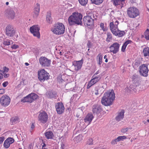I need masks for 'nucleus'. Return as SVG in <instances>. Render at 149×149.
Returning a JSON list of instances; mask_svg holds the SVG:
<instances>
[{
	"mask_svg": "<svg viewBox=\"0 0 149 149\" xmlns=\"http://www.w3.org/2000/svg\"><path fill=\"white\" fill-rule=\"evenodd\" d=\"M83 16L82 14L78 12L72 13L68 19V24L70 26H82Z\"/></svg>",
	"mask_w": 149,
	"mask_h": 149,
	"instance_id": "1",
	"label": "nucleus"
},
{
	"mask_svg": "<svg viewBox=\"0 0 149 149\" xmlns=\"http://www.w3.org/2000/svg\"><path fill=\"white\" fill-rule=\"evenodd\" d=\"M115 98V94L113 90L108 91L104 93L101 100V103L106 106H110L112 104Z\"/></svg>",
	"mask_w": 149,
	"mask_h": 149,
	"instance_id": "2",
	"label": "nucleus"
},
{
	"mask_svg": "<svg viewBox=\"0 0 149 149\" xmlns=\"http://www.w3.org/2000/svg\"><path fill=\"white\" fill-rule=\"evenodd\" d=\"M52 32L56 35L63 34L65 31V27L64 25L62 23H59L55 24L52 29Z\"/></svg>",
	"mask_w": 149,
	"mask_h": 149,
	"instance_id": "3",
	"label": "nucleus"
},
{
	"mask_svg": "<svg viewBox=\"0 0 149 149\" xmlns=\"http://www.w3.org/2000/svg\"><path fill=\"white\" fill-rule=\"evenodd\" d=\"M38 75L39 80L41 82H43L49 78V73L44 69L39 70L38 72Z\"/></svg>",
	"mask_w": 149,
	"mask_h": 149,
	"instance_id": "4",
	"label": "nucleus"
},
{
	"mask_svg": "<svg viewBox=\"0 0 149 149\" xmlns=\"http://www.w3.org/2000/svg\"><path fill=\"white\" fill-rule=\"evenodd\" d=\"M127 12L128 16L132 18L137 17L139 14L138 9L134 7H130L128 8Z\"/></svg>",
	"mask_w": 149,
	"mask_h": 149,
	"instance_id": "5",
	"label": "nucleus"
},
{
	"mask_svg": "<svg viewBox=\"0 0 149 149\" xmlns=\"http://www.w3.org/2000/svg\"><path fill=\"white\" fill-rule=\"evenodd\" d=\"M48 116L45 111L40 112L38 117V119L41 123L44 124L46 123L48 120Z\"/></svg>",
	"mask_w": 149,
	"mask_h": 149,
	"instance_id": "6",
	"label": "nucleus"
},
{
	"mask_svg": "<svg viewBox=\"0 0 149 149\" xmlns=\"http://www.w3.org/2000/svg\"><path fill=\"white\" fill-rule=\"evenodd\" d=\"M39 62L42 67H49L51 64V61L44 56H41L39 59Z\"/></svg>",
	"mask_w": 149,
	"mask_h": 149,
	"instance_id": "7",
	"label": "nucleus"
},
{
	"mask_svg": "<svg viewBox=\"0 0 149 149\" xmlns=\"http://www.w3.org/2000/svg\"><path fill=\"white\" fill-rule=\"evenodd\" d=\"M40 27L38 25H33L30 27L29 29L31 33L34 36L38 38H40Z\"/></svg>",
	"mask_w": 149,
	"mask_h": 149,
	"instance_id": "8",
	"label": "nucleus"
},
{
	"mask_svg": "<svg viewBox=\"0 0 149 149\" xmlns=\"http://www.w3.org/2000/svg\"><path fill=\"white\" fill-rule=\"evenodd\" d=\"M125 0H112L113 5L119 9H121L126 6Z\"/></svg>",
	"mask_w": 149,
	"mask_h": 149,
	"instance_id": "9",
	"label": "nucleus"
},
{
	"mask_svg": "<svg viewBox=\"0 0 149 149\" xmlns=\"http://www.w3.org/2000/svg\"><path fill=\"white\" fill-rule=\"evenodd\" d=\"M10 102V99L9 97L6 95L2 96L0 99V103L1 105L3 107H6L8 105Z\"/></svg>",
	"mask_w": 149,
	"mask_h": 149,
	"instance_id": "10",
	"label": "nucleus"
},
{
	"mask_svg": "<svg viewBox=\"0 0 149 149\" xmlns=\"http://www.w3.org/2000/svg\"><path fill=\"white\" fill-rule=\"evenodd\" d=\"M93 17L94 18L93 15L84 16L83 20L84 25L87 26L93 25L94 23V20Z\"/></svg>",
	"mask_w": 149,
	"mask_h": 149,
	"instance_id": "11",
	"label": "nucleus"
},
{
	"mask_svg": "<svg viewBox=\"0 0 149 149\" xmlns=\"http://www.w3.org/2000/svg\"><path fill=\"white\" fill-rule=\"evenodd\" d=\"M120 46V45L118 42L113 43L109 47L110 52L116 54L118 52Z\"/></svg>",
	"mask_w": 149,
	"mask_h": 149,
	"instance_id": "12",
	"label": "nucleus"
},
{
	"mask_svg": "<svg viewBox=\"0 0 149 149\" xmlns=\"http://www.w3.org/2000/svg\"><path fill=\"white\" fill-rule=\"evenodd\" d=\"M139 68L140 69L139 72L141 75L144 77H147L148 75V65L143 64L140 66Z\"/></svg>",
	"mask_w": 149,
	"mask_h": 149,
	"instance_id": "13",
	"label": "nucleus"
},
{
	"mask_svg": "<svg viewBox=\"0 0 149 149\" xmlns=\"http://www.w3.org/2000/svg\"><path fill=\"white\" fill-rule=\"evenodd\" d=\"M6 34L8 37H12L15 34V31L11 26H7L6 28Z\"/></svg>",
	"mask_w": 149,
	"mask_h": 149,
	"instance_id": "14",
	"label": "nucleus"
},
{
	"mask_svg": "<svg viewBox=\"0 0 149 149\" xmlns=\"http://www.w3.org/2000/svg\"><path fill=\"white\" fill-rule=\"evenodd\" d=\"M83 63V59L78 61H75L72 62V66H74V69L76 71H78L80 70Z\"/></svg>",
	"mask_w": 149,
	"mask_h": 149,
	"instance_id": "15",
	"label": "nucleus"
},
{
	"mask_svg": "<svg viewBox=\"0 0 149 149\" xmlns=\"http://www.w3.org/2000/svg\"><path fill=\"white\" fill-rule=\"evenodd\" d=\"M55 107L57 113L58 114H61L64 111L65 107L62 102L56 104Z\"/></svg>",
	"mask_w": 149,
	"mask_h": 149,
	"instance_id": "16",
	"label": "nucleus"
},
{
	"mask_svg": "<svg viewBox=\"0 0 149 149\" xmlns=\"http://www.w3.org/2000/svg\"><path fill=\"white\" fill-rule=\"evenodd\" d=\"M119 24V22L116 20L115 22H111L109 24V28L111 31L112 33L116 30H117L118 25Z\"/></svg>",
	"mask_w": 149,
	"mask_h": 149,
	"instance_id": "17",
	"label": "nucleus"
},
{
	"mask_svg": "<svg viewBox=\"0 0 149 149\" xmlns=\"http://www.w3.org/2000/svg\"><path fill=\"white\" fill-rule=\"evenodd\" d=\"M14 139L12 138L8 137L4 141L3 143L4 147L8 148L9 147L10 144L13 143L14 142Z\"/></svg>",
	"mask_w": 149,
	"mask_h": 149,
	"instance_id": "18",
	"label": "nucleus"
},
{
	"mask_svg": "<svg viewBox=\"0 0 149 149\" xmlns=\"http://www.w3.org/2000/svg\"><path fill=\"white\" fill-rule=\"evenodd\" d=\"M102 111V109L101 106L96 104L93 105V113L99 114Z\"/></svg>",
	"mask_w": 149,
	"mask_h": 149,
	"instance_id": "19",
	"label": "nucleus"
},
{
	"mask_svg": "<svg viewBox=\"0 0 149 149\" xmlns=\"http://www.w3.org/2000/svg\"><path fill=\"white\" fill-rule=\"evenodd\" d=\"M93 117V114L91 113H88L84 119L86 123H87L90 124L92 121Z\"/></svg>",
	"mask_w": 149,
	"mask_h": 149,
	"instance_id": "20",
	"label": "nucleus"
},
{
	"mask_svg": "<svg viewBox=\"0 0 149 149\" xmlns=\"http://www.w3.org/2000/svg\"><path fill=\"white\" fill-rule=\"evenodd\" d=\"M40 10V4L38 3H37L35 6L34 13L33 15V17L34 18H36L39 15Z\"/></svg>",
	"mask_w": 149,
	"mask_h": 149,
	"instance_id": "21",
	"label": "nucleus"
},
{
	"mask_svg": "<svg viewBox=\"0 0 149 149\" xmlns=\"http://www.w3.org/2000/svg\"><path fill=\"white\" fill-rule=\"evenodd\" d=\"M6 15L9 18L13 19L15 16L14 12L12 10H8L5 13Z\"/></svg>",
	"mask_w": 149,
	"mask_h": 149,
	"instance_id": "22",
	"label": "nucleus"
},
{
	"mask_svg": "<svg viewBox=\"0 0 149 149\" xmlns=\"http://www.w3.org/2000/svg\"><path fill=\"white\" fill-rule=\"evenodd\" d=\"M124 110H122L119 112L117 116L116 117V120L118 121H120L123 119L124 118Z\"/></svg>",
	"mask_w": 149,
	"mask_h": 149,
	"instance_id": "23",
	"label": "nucleus"
},
{
	"mask_svg": "<svg viewBox=\"0 0 149 149\" xmlns=\"http://www.w3.org/2000/svg\"><path fill=\"white\" fill-rule=\"evenodd\" d=\"M125 91L127 93H132L135 91V89H134V86L133 85H131L129 87H126L125 89Z\"/></svg>",
	"mask_w": 149,
	"mask_h": 149,
	"instance_id": "24",
	"label": "nucleus"
},
{
	"mask_svg": "<svg viewBox=\"0 0 149 149\" xmlns=\"http://www.w3.org/2000/svg\"><path fill=\"white\" fill-rule=\"evenodd\" d=\"M113 35L115 36H118L119 37H122L125 34L124 31L119 30L118 29L117 30H116L112 33Z\"/></svg>",
	"mask_w": 149,
	"mask_h": 149,
	"instance_id": "25",
	"label": "nucleus"
},
{
	"mask_svg": "<svg viewBox=\"0 0 149 149\" xmlns=\"http://www.w3.org/2000/svg\"><path fill=\"white\" fill-rule=\"evenodd\" d=\"M46 20L49 24H51L52 23L53 19L51 17V13L50 11H48L47 13L46 16Z\"/></svg>",
	"mask_w": 149,
	"mask_h": 149,
	"instance_id": "26",
	"label": "nucleus"
},
{
	"mask_svg": "<svg viewBox=\"0 0 149 149\" xmlns=\"http://www.w3.org/2000/svg\"><path fill=\"white\" fill-rule=\"evenodd\" d=\"M94 76H93L92 77V79L90 81L94 85L97 82H98L101 79V77L99 75L97 77H94Z\"/></svg>",
	"mask_w": 149,
	"mask_h": 149,
	"instance_id": "27",
	"label": "nucleus"
},
{
	"mask_svg": "<svg viewBox=\"0 0 149 149\" xmlns=\"http://www.w3.org/2000/svg\"><path fill=\"white\" fill-rule=\"evenodd\" d=\"M45 135L46 137L48 139H52L54 136L53 133L50 131L46 132L45 133Z\"/></svg>",
	"mask_w": 149,
	"mask_h": 149,
	"instance_id": "28",
	"label": "nucleus"
},
{
	"mask_svg": "<svg viewBox=\"0 0 149 149\" xmlns=\"http://www.w3.org/2000/svg\"><path fill=\"white\" fill-rule=\"evenodd\" d=\"M47 96L50 98H55L57 96V93L54 91H49L48 93Z\"/></svg>",
	"mask_w": 149,
	"mask_h": 149,
	"instance_id": "29",
	"label": "nucleus"
},
{
	"mask_svg": "<svg viewBox=\"0 0 149 149\" xmlns=\"http://www.w3.org/2000/svg\"><path fill=\"white\" fill-rule=\"evenodd\" d=\"M132 42V41L130 40L126 41L123 45L121 48V51L123 52H124L127 45L129 44H131Z\"/></svg>",
	"mask_w": 149,
	"mask_h": 149,
	"instance_id": "30",
	"label": "nucleus"
},
{
	"mask_svg": "<svg viewBox=\"0 0 149 149\" xmlns=\"http://www.w3.org/2000/svg\"><path fill=\"white\" fill-rule=\"evenodd\" d=\"M21 101L24 102H27L29 103H31L33 102L30 97L29 96V94L22 99Z\"/></svg>",
	"mask_w": 149,
	"mask_h": 149,
	"instance_id": "31",
	"label": "nucleus"
},
{
	"mask_svg": "<svg viewBox=\"0 0 149 149\" xmlns=\"http://www.w3.org/2000/svg\"><path fill=\"white\" fill-rule=\"evenodd\" d=\"M102 56L101 54H99L97 57V60L98 64L100 65L102 63Z\"/></svg>",
	"mask_w": 149,
	"mask_h": 149,
	"instance_id": "32",
	"label": "nucleus"
},
{
	"mask_svg": "<svg viewBox=\"0 0 149 149\" xmlns=\"http://www.w3.org/2000/svg\"><path fill=\"white\" fill-rule=\"evenodd\" d=\"M11 42L13 43L12 40L7 39H4L3 41V45L6 46L10 45Z\"/></svg>",
	"mask_w": 149,
	"mask_h": 149,
	"instance_id": "33",
	"label": "nucleus"
},
{
	"mask_svg": "<svg viewBox=\"0 0 149 149\" xmlns=\"http://www.w3.org/2000/svg\"><path fill=\"white\" fill-rule=\"evenodd\" d=\"M143 53L144 56H149V48L146 47L143 50Z\"/></svg>",
	"mask_w": 149,
	"mask_h": 149,
	"instance_id": "34",
	"label": "nucleus"
},
{
	"mask_svg": "<svg viewBox=\"0 0 149 149\" xmlns=\"http://www.w3.org/2000/svg\"><path fill=\"white\" fill-rule=\"evenodd\" d=\"M19 118L17 117H12L10 119L11 122L13 124L17 123L19 122Z\"/></svg>",
	"mask_w": 149,
	"mask_h": 149,
	"instance_id": "35",
	"label": "nucleus"
},
{
	"mask_svg": "<svg viewBox=\"0 0 149 149\" xmlns=\"http://www.w3.org/2000/svg\"><path fill=\"white\" fill-rule=\"evenodd\" d=\"M31 99L33 102L36 100L38 97V95L35 93H31L29 94Z\"/></svg>",
	"mask_w": 149,
	"mask_h": 149,
	"instance_id": "36",
	"label": "nucleus"
},
{
	"mask_svg": "<svg viewBox=\"0 0 149 149\" xmlns=\"http://www.w3.org/2000/svg\"><path fill=\"white\" fill-rule=\"evenodd\" d=\"M112 35L110 32H107V37L106 39V41L108 42H110V40L112 39Z\"/></svg>",
	"mask_w": 149,
	"mask_h": 149,
	"instance_id": "37",
	"label": "nucleus"
},
{
	"mask_svg": "<svg viewBox=\"0 0 149 149\" xmlns=\"http://www.w3.org/2000/svg\"><path fill=\"white\" fill-rule=\"evenodd\" d=\"M144 35L145 38L147 40H149V30L147 29L145 32Z\"/></svg>",
	"mask_w": 149,
	"mask_h": 149,
	"instance_id": "38",
	"label": "nucleus"
},
{
	"mask_svg": "<svg viewBox=\"0 0 149 149\" xmlns=\"http://www.w3.org/2000/svg\"><path fill=\"white\" fill-rule=\"evenodd\" d=\"M92 3L95 4H99L102 3L103 0H91Z\"/></svg>",
	"mask_w": 149,
	"mask_h": 149,
	"instance_id": "39",
	"label": "nucleus"
},
{
	"mask_svg": "<svg viewBox=\"0 0 149 149\" xmlns=\"http://www.w3.org/2000/svg\"><path fill=\"white\" fill-rule=\"evenodd\" d=\"M79 3L81 5L85 6L87 3L88 0H78Z\"/></svg>",
	"mask_w": 149,
	"mask_h": 149,
	"instance_id": "40",
	"label": "nucleus"
},
{
	"mask_svg": "<svg viewBox=\"0 0 149 149\" xmlns=\"http://www.w3.org/2000/svg\"><path fill=\"white\" fill-rule=\"evenodd\" d=\"M126 137L125 136H120L117 138V139L118 141H120L123 140L124 139H126Z\"/></svg>",
	"mask_w": 149,
	"mask_h": 149,
	"instance_id": "41",
	"label": "nucleus"
},
{
	"mask_svg": "<svg viewBox=\"0 0 149 149\" xmlns=\"http://www.w3.org/2000/svg\"><path fill=\"white\" fill-rule=\"evenodd\" d=\"M101 88H102L99 86L96 87L95 88V94L96 95H98L99 94L98 91Z\"/></svg>",
	"mask_w": 149,
	"mask_h": 149,
	"instance_id": "42",
	"label": "nucleus"
},
{
	"mask_svg": "<svg viewBox=\"0 0 149 149\" xmlns=\"http://www.w3.org/2000/svg\"><path fill=\"white\" fill-rule=\"evenodd\" d=\"M93 140L92 138H89L87 141L86 144L89 145L93 144Z\"/></svg>",
	"mask_w": 149,
	"mask_h": 149,
	"instance_id": "43",
	"label": "nucleus"
},
{
	"mask_svg": "<svg viewBox=\"0 0 149 149\" xmlns=\"http://www.w3.org/2000/svg\"><path fill=\"white\" fill-rule=\"evenodd\" d=\"M130 128H123L121 130V132L123 133H126L127 131H128V130L129 129H131Z\"/></svg>",
	"mask_w": 149,
	"mask_h": 149,
	"instance_id": "44",
	"label": "nucleus"
},
{
	"mask_svg": "<svg viewBox=\"0 0 149 149\" xmlns=\"http://www.w3.org/2000/svg\"><path fill=\"white\" fill-rule=\"evenodd\" d=\"M118 142V141L117 138L113 140L111 142V143L112 144L114 145L117 143Z\"/></svg>",
	"mask_w": 149,
	"mask_h": 149,
	"instance_id": "45",
	"label": "nucleus"
},
{
	"mask_svg": "<svg viewBox=\"0 0 149 149\" xmlns=\"http://www.w3.org/2000/svg\"><path fill=\"white\" fill-rule=\"evenodd\" d=\"M3 70L4 73L7 72L9 71V69L6 67H4L3 68Z\"/></svg>",
	"mask_w": 149,
	"mask_h": 149,
	"instance_id": "46",
	"label": "nucleus"
},
{
	"mask_svg": "<svg viewBox=\"0 0 149 149\" xmlns=\"http://www.w3.org/2000/svg\"><path fill=\"white\" fill-rule=\"evenodd\" d=\"M18 47L19 46L15 44H14L11 46V48L13 49H16L18 48Z\"/></svg>",
	"mask_w": 149,
	"mask_h": 149,
	"instance_id": "47",
	"label": "nucleus"
},
{
	"mask_svg": "<svg viewBox=\"0 0 149 149\" xmlns=\"http://www.w3.org/2000/svg\"><path fill=\"white\" fill-rule=\"evenodd\" d=\"M87 47L89 48H91L92 47V43L90 41H88V43H87Z\"/></svg>",
	"mask_w": 149,
	"mask_h": 149,
	"instance_id": "48",
	"label": "nucleus"
},
{
	"mask_svg": "<svg viewBox=\"0 0 149 149\" xmlns=\"http://www.w3.org/2000/svg\"><path fill=\"white\" fill-rule=\"evenodd\" d=\"M93 85L92 83L91 82V81H90L88 83V85L87 87V89H89L90 88L92 85Z\"/></svg>",
	"mask_w": 149,
	"mask_h": 149,
	"instance_id": "49",
	"label": "nucleus"
},
{
	"mask_svg": "<svg viewBox=\"0 0 149 149\" xmlns=\"http://www.w3.org/2000/svg\"><path fill=\"white\" fill-rule=\"evenodd\" d=\"M4 137H0V145L3 142L4 140Z\"/></svg>",
	"mask_w": 149,
	"mask_h": 149,
	"instance_id": "50",
	"label": "nucleus"
},
{
	"mask_svg": "<svg viewBox=\"0 0 149 149\" xmlns=\"http://www.w3.org/2000/svg\"><path fill=\"white\" fill-rule=\"evenodd\" d=\"M104 23H101L100 24V27L103 30H104Z\"/></svg>",
	"mask_w": 149,
	"mask_h": 149,
	"instance_id": "51",
	"label": "nucleus"
},
{
	"mask_svg": "<svg viewBox=\"0 0 149 149\" xmlns=\"http://www.w3.org/2000/svg\"><path fill=\"white\" fill-rule=\"evenodd\" d=\"M5 93V90L3 88L0 89V94H2Z\"/></svg>",
	"mask_w": 149,
	"mask_h": 149,
	"instance_id": "52",
	"label": "nucleus"
},
{
	"mask_svg": "<svg viewBox=\"0 0 149 149\" xmlns=\"http://www.w3.org/2000/svg\"><path fill=\"white\" fill-rule=\"evenodd\" d=\"M8 82H4L2 84L3 86L4 87H6L8 85Z\"/></svg>",
	"mask_w": 149,
	"mask_h": 149,
	"instance_id": "53",
	"label": "nucleus"
},
{
	"mask_svg": "<svg viewBox=\"0 0 149 149\" xmlns=\"http://www.w3.org/2000/svg\"><path fill=\"white\" fill-rule=\"evenodd\" d=\"M35 127V125H34V124L33 123H32L31 124V129L32 130H33L34 128Z\"/></svg>",
	"mask_w": 149,
	"mask_h": 149,
	"instance_id": "54",
	"label": "nucleus"
},
{
	"mask_svg": "<svg viewBox=\"0 0 149 149\" xmlns=\"http://www.w3.org/2000/svg\"><path fill=\"white\" fill-rule=\"evenodd\" d=\"M4 77L5 78H7L9 76V74H6V73H4Z\"/></svg>",
	"mask_w": 149,
	"mask_h": 149,
	"instance_id": "55",
	"label": "nucleus"
},
{
	"mask_svg": "<svg viewBox=\"0 0 149 149\" xmlns=\"http://www.w3.org/2000/svg\"><path fill=\"white\" fill-rule=\"evenodd\" d=\"M3 74L1 73H0V79H2L3 78Z\"/></svg>",
	"mask_w": 149,
	"mask_h": 149,
	"instance_id": "56",
	"label": "nucleus"
},
{
	"mask_svg": "<svg viewBox=\"0 0 149 149\" xmlns=\"http://www.w3.org/2000/svg\"><path fill=\"white\" fill-rule=\"evenodd\" d=\"M99 73H100V72H99V70H98L94 74V75L93 76H95V75H97V74H98Z\"/></svg>",
	"mask_w": 149,
	"mask_h": 149,
	"instance_id": "57",
	"label": "nucleus"
},
{
	"mask_svg": "<svg viewBox=\"0 0 149 149\" xmlns=\"http://www.w3.org/2000/svg\"><path fill=\"white\" fill-rule=\"evenodd\" d=\"M0 73H1L2 74H4V73L3 70H0Z\"/></svg>",
	"mask_w": 149,
	"mask_h": 149,
	"instance_id": "58",
	"label": "nucleus"
},
{
	"mask_svg": "<svg viewBox=\"0 0 149 149\" xmlns=\"http://www.w3.org/2000/svg\"><path fill=\"white\" fill-rule=\"evenodd\" d=\"M6 5H8L9 4V2H6Z\"/></svg>",
	"mask_w": 149,
	"mask_h": 149,
	"instance_id": "59",
	"label": "nucleus"
},
{
	"mask_svg": "<svg viewBox=\"0 0 149 149\" xmlns=\"http://www.w3.org/2000/svg\"><path fill=\"white\" fill-rule=\"evenodd\" d=\"M25 65H26L28 66V65H29V64L28 63H25Z\"/></svg>",
	"mask_w": 149,
	"mask_h": 149,
	"instance_id": "60",
	"label": "nucleus"
},
{
	"mask_svg": "<svg viewBox=\"0 0 149 149\" xmlns=\"http://www.w3.org/2000/svg\"><path fill=\"white\" fill-rule=\"evenodd\" d=\"M107 57V56L106 55H105L104 56V59H106Z\"/></svg>",
	"mask_w": 149,
	"mask_h": 149,
	"instance_id": "61",
	"label": "nucleus"
},
{
	"mask_svg": "<svg viewBox=\"0 0 149 149\" xmlns=\"http://www.w3.org/2000/svg\"><path fill=\"white\" fill-rule=\"evenodd\" d=\"M105 62H108V59L107 58L105 60Z\"/></svg>",
	"mask_w": 149,
	"mask_h": 149,
	"instance_id": "62",
	"label": "nucleus"
},
{
	"mask_svg": "<svg viewBox=\"0 0 149 149\" xmlns=\"http://www.w3.org/2000/svg\"><path fill=\"white\" fill-rule=\"evenodd\" d=\"M45 144H44L42 146V147H45Z\"/></svg>",
	"mask_w": 149,
	"mask_h": 149,
	"instance_id": "63",
	"label": "nucleus"
},
{
	"mask_svg": "<svg viewBox=\"0 0 149 149\" xmlns=\"http://www.w3.org/2000/svg\"><path fill=\"white\" fill-rule=\"evenodd\" d=\"M147 121L148 122V123H149V120L148 119L147 120Z\"/></svg>",
	"mask_w": 149,
	"mask_h": 149,
	"instance_id": "64",
	"label": "nucleus"
}]
</instances>
